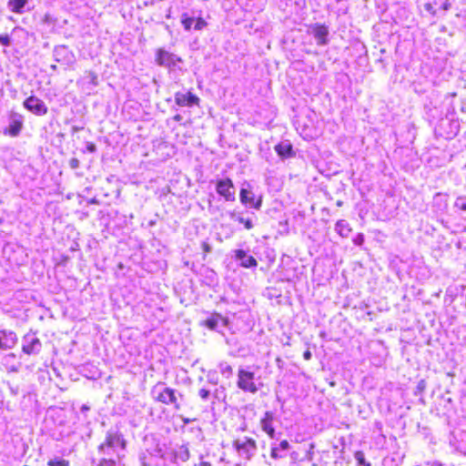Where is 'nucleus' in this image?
<instances>
[{
	"instance_id": "obj_22",
	"label": "nucleus",
	"mask_w": 466,
	"mask_h": 466,
	"mask_svg": "<svg viewBox=\"0 0 466 466\" xmlns=\"http://www.w3.org/2000/svg\"><path fill=\"white\" fill-rule=\"evenodd\" d=\"M189 451L185 446H180L179 449L176 451V457L179 458L183 461H187L189 459Z\"/></svg>"
},
{
	"instance_id": "obj_4",
	"label": "nucleus",
	"mask_w": 466,
	"mask_h": 466,
	"mask_svg": "<svg viewBox=\"0 0 466 466\" xmlns=\"http://www.w3.org/2000/svg\"><path fill=\"white\" fill-rule=\"evenodd\" d=\"M216 191L227 202H233L236 198L235 185L229 177L216 180Z\"/></svg>"
},
{
	"instance_id": "obj_28",
	"label": "nucleus",
	"mask_w": 466,
	"mask_h": 466,
	"mask_svg": "<svg viewBox=\"0 0 466 466\" xmlns=\"http://www.w3.org/2000/svg\"><path fill=\"white\" fill-rule=\"evenodd\" d=\"M0 43L5 46H8L10 45V37L8 35H0Z\"/></svg>"
},
{
	"instance_id": "obj_14",
	"label": "nucleus",
	"mask_w": 466,
	"mask_h": 466,
	"mask_svg": "<svg viewBox=\"0 0 466 466\" xmlns=\"http://www.w3.org/2000/svg\"><path fill=\"white\" fill-rule=\"evenodd\" d=\"M274 149L281 158H289L295 157V151L291 143H279Z\"/></svg>"
},
{
	"instance_id": "obj_23",
	"label": "nucleus",
	"mask_w": 466,
	"mask_h": 466,
	"mask_svg": "<svg viewBox=\"0 0 466 466\" xmlns=\"http://www.w3.org/2000/svg\"><path fill=\"white\" fill-rule=\"evenodd\" d=\"M354 457H355V459L357 460V461H358V463H359L360 465H362V466H370V463L366 461L363 451H357L354 453Z\"/></svg>"
},
{
	"instance_id": "obj_9",
	"label": "nucleus",
	"mask_w": 466,
	"mask_h": 466,
	"mask_svg": "<svg viewBox=\"0 0 466 466\" xmlns=\"http://www.w3.org/2000/svg\"><path fill=\"white\" fill-rule=\"evenodd\" d=\"M175 103L178 106H199L200 99L192 92L188 91L187 93L177 92L175 94Z\"/></svg>"
},
{
	"instance_id": "obj_29",
	"label": "nucleus",
	"mask_w": 466,
	"mask_h": 466,
	"mask_svg": "<svg viewBox=\"0 0 466 466\" xmlns=\"http://www.w3.org/2000/svg\"><path fill=\"white\" fill-rule=\"evenodd\" d=\"M69 164V167L72 168V169H76L79 167V161L77 158L76 157H73L69 160L68 162Z\"/></svg>"
},
{
	"instance_id": "obj_16",
	"label": "nucleus",
	"mask_w": 466,
	"mask_h": 466,
	"mask_svg": "<svg viewBox=\"0 0 466 466\" xmlns=\"http://www.w3.org/2000/svg\"><path fill=\"white\" fill-rule=\"evenodd\" d=\"M222 319V316L219 313H213L209 318L200 322V326L206 327L210 330L216 329L218 321Z\"/></svg>"
},
{
	"instance_id": "obj_21",
	"label": "nucleus",
	"mask_w": 466,
	"mask_h": 466,
	"mask_svg": "<svg viewBox=\"0 0 466 466\" xmlns=\"http://www.w3.org/2000/svg\"><path fill=\"white\" fill-rule=\"evenodd\" d=\"M194 21V18L188 16L187 14H183L181 15V24L186 31L191 30Z\"/></svg>"
},
{
	"instance_id": "obj_27",
	"label": "nucleus",
	"mask_w": 466,
	"mask_h": 466,
	"mask_svg": "<svg viewBox=\"0 0 466 466\" xmlns=\"http://www.w3.org/2000/svg\"><path fill=\"white\" fill-rule=\"evenodd\" d=\"M6 337V333L4 330L0 331V350H5L8 348L6 343L5 342V338Z\"/></svg>"
},
{
	"instance_id": "obj_1",
	"label": "nucleus",
	"mask_w": 466,
	"mask_h": 466,
	"mask_svg": "<svg viewBox=\"0 0 466 466\" xmlns=\"http://www.w3.org/2000/svg\"><path fill=\"white\" fill-rule=\"evenodd\" d=\"M232 446L238 456L246 461L251 460L258 450V443L251 437L235 438L232 441Z\"/></svg>"
},
{
	"instance_id": "obj_20",
	"label": "nucleus",
	"mask_w": 466,
	"mask_h": 466,
	"mask_svg": "<svg viewBox=\"0 0 466 466\" xmlns=\"http://www.w3.org/2000/svg\"><path fill=\"white\" fill-rule=\"evenodd\" d=\"M47 466H70V461L68 460L55 457L47 461Z\"/></svg>"
},
{
	"instance_id": "obj_6",
	"label": "nucleus",
	"mask_w": 466,
	"mask_h": 466,
	"mask_svg": "<svg viewBox=\"0 0 466 466\" xmlns=\"http://www.w3.org/2000/svg\"><path fill=\"white\" fill-rule=\"evenodd\" d=\"M155 400L163 405H173L174 409L178 410L181 409V404L177 400L176 390L169 387L162 389L155 397Z\"/></svg>"
},
{
	"instance_id": "obj_8",
	"label": "nucleus",
	"mask_w": 466,
	"mask_h": 466,
	"mask_svg": "<svg viewBox=\"0 0 466 466\" xmlns=\"http://www.w3.org/2000/svg\"><path fill=\"white\" fill-rule=\"evenodd\" d=\"M11 118L12 121L10 122L9 126L3 130V134L5 136L15 137L21 133L24 127V122L22 116L16 113H13L11 115Z\"/></svg>"
},
{
	"instance_id": "obj_33",
	"label": "nucleus",
	"mask_w": 466,
	"mask_h": 466,
	"mask_svg": "<svg viewBox=\"0 0 466 466\" xmlns=\"http://www.w3.org/2000/svg\"><path fill=\"white\" fill-rule=\"evenodd\" d=\"M279 447L282 449V450H288L289 447V441L287 440H283L280 441L279 443Z\"/></svg>"
},
{
	"instance_id": "obj_36",
	"label": "nucleus",
	"mask_w": 466,
	"mask_h": 466,
	"mask_svg": "<svg viewBox=\"0 0 466 466\" xmlns=\"http://www.w3.org/2000/svg\"><path fill=\"white\" fill-rule=\"evenodd\" d=\"M173 119L177 122H179L182 120V116L180 114H176L174 116H173Z\"/></svg>"
},
{
	"instance_id": "obj_39",
	"label": "nucleus",
	"mask_w": 466,
	"mask_h": 466,
	"mask_svg": "<svg viewBox=\"0 0 466 466\" xmlns=\"http://www.w3.org/2000/svg\"><path fill=\"white\" fill-rule=\"evenodd\" d=\"M336 205H337L338 207H341V206L343 205V201H342V200H338V201L336 202Z\"/></svg>"
},
{
	"instance_id": "obj_18",
	"label": "nucleus",
	"mask_w": 466,
	"mask_h": 466,
	"mask_svg": "<svg viewBox=\"0 0 466 466\" xmlns=\"http://www.w3.org/2000/svg\"><path fill=\"white\" fill-rule=\"evenodd\" d=\"M336 230L339 236L345 238L348 237L349 234L351 232V228L350 227L348 222L341 219L337 221Z\"/></svg>"
},
{
	"instance_id": "obj_32",
	"label": "nucleus",
	"mask_w": 466,
	"mask_h": 466,
	"mask_svg": "<svg viewBox=\"0 0 466 466\" xmlns=\"http://www.w3.org/2000/svg\"><path fill=\"white\" fill-rule=\"evenodd\" d=\"M270 457L272 459H275V460H277V459H279L280 457L279 455V453H278V448L277 447L271 448V450H270Z\"/></svg>"
},
{
	"instance_id": "obj_38",
	"label": "nucleus",
	"mask_w": 466,
	"mask_h": 466,
	"mask_svg": "<svg viewBox=\"0 0 466 466\" xmlns=\"http://www.w3.org/2000/svg\"><path fill=\"white\" fill-rule=\"evenodd\" d=\"M192 420H193L188 419V418H183V422H184L185 424H187V423L191 422Z\"/></svg>"
},
{
	"instance_id": "obj_12",
	"label": "nucleus",
	"mask_w": 466,
	"mask_h": 466,
	"mask_svg": "<svg viewBox=\"0 0 466 466\" xmlns=\"http://www.w3.org/2000/svg\"><path fill=\"white\" fill-rule=\"evenodd\" d=\"M235 258L241 261L240 266L245 268H255L258 265L257 259L253 256H248L243 249H236Z\"/></svg>"
},
{
	"instance_id": "obj_2",
	"label": "nucleus",
	"mask_w": 466,
	"mask_h": 466,
	"mask_svg": "<svg viewBox=\"0 0 466 466\" xmlns=\"http://www.w3.org/2000/svg\"><path fill=\"white\" fill-rule=\"evenodd\" d=\"M127 441L123 438V435L116 431H108L106 435L104 441H102L98 447V451L103 455H109L111 451L117 449L125 450Z\"/></svg>"
},
{
	"instance_id": "obj_3",
	"label": "nucleus",
	"mask_w": 466,
	"mask_h": 466,
	"mask_svg": "<svg viewBox=\"0 0 466 466\" xmlns=\"http://www.w3.org/2000/svg\"><path fill=\"white\" fill-rule=\"evenodd\" d=\"M237 386L242 391L251 394H255L259 389L255 373L244 368H239L238 370Z\"/></svg>"
},
{
	"instance_id": "obj_5",
	"label": "nucleus",
	"mask_w": 466,
	"mask_h": 466,
	"mask_svg": "<svg viewBox=\"0 0 466 466\" xmlns=\"http://www.w3.org/2000/svg\"><path fill=\"white\" fill-rule=\"evenodd\" d=\"M23 106L27 111L35 116H42L48 112V107L45 102L34 95L25 98L23 102Z\"/></svg>"
},
{
	"instance_id": "obj_26",
	"label": "nucleus",
	"mask_w": 466,
	"mask_h": 466,
	"mask_svg": "<svg viewBox=\"0 0 466 466\" xmlns=\"http://www.w3.org/2000/svg\"><path fill=\"white\" fill-rule=\"evenodd\" d=\"M238 221L243 224L247 229H251L253 228V223L250 218H244L240 217L238 218Z\"/></svg>"
},
{
	"instance_id": "obj_15",
	"label": "nucleus",
	"mask_w": 466,
	"mask_h": 466,
	"mask_svg": "<svg viewBox=\"0 0 466 466\" xmlns=\"http://www.w3.org/2000/svg\"><path fill=\"white\" fill-rule=\"evenodd\" d=\"M41 347L40 339L38 338H32L22 346V351L26 355H34L39 353Z\"/></svg>"
},
{
	"instance_id": "obj_10",
	"label": "nucleus",
	"mask_w": 466,
	"mask_h": 466,
	"mask_svg": "<svg viewBox=\"0 0 466 466\" xmlns=\"http://www.w3.org/2000/svg\"><path fill=\"white\" fill-rule=\"evenodd\" d=\"M239 199L243 205L255 209H259L262 206V197L259 196L258 198H255V196L246 188L240 189Z\"/></svg>"
},
{
	"instance_id": "obj_37",
	"label": "nucleus",
	"mask_w": 466,
	"mask_h": 466,
	"mask_svg": "<svg viewBox=\"0 0 466 466\" xmlns=\"http://www.w3.org/2000/svg\"><path fill=\"white\" fill-rule=\"evenodd\" d=\"M198 466H211L208 461H201Z\"/></svg>"
},
{
	"instance_id": "obj_7",
	"label": "nucleus",
	"mask_w": 466,
	"mask_h": 466,
	"mask_svg": "<svg viewBox=\"0 0 466 466\" xmlns=\"http://www.w3.org/2000/svg\"><path fill=\"white\" fill-rule=\"evenodd\" d=\"M155 60L159 66L170 68L175 66L177 62H180L181 58L177 57L173 53L160 47L156 50Z\"/></svg>"
},
{
	"instance_id": "obj_25",
	"label": "nucleus",
	"mask_w": 466,
	"mask_h": 466,
	"mask_svg": "<svg viewBox=\"0 0 466 466\" xmlns=\"http://www.w3.org/2000/svg\"><path fill=\"white\" fill-rule=\"evenodd\" d=\"M207 22L205 21L204 18L202 17H198L196 19V23H195V25H194V28L195 30H202L204 27L207 26Z\"/></svg>"
},
{
	"instance_id": "obj_19",
	"label": "nucleus",
	"mask_w": 466,
	"mask_h": 466,
	"mask_svg": "<svg viewBox=\"0 0 466 466\" xmlns=\"http://www.w3.org/2000/svg\"><path fill=\"white\" fill-rule=\"evenodd\" d=\"M122 457L120 455H116V460L107 457H103L99 460L96 466H122L121 464Z\"/></svg>"
},
{
	"instance_id": "obj_35",
	"label": "nucleus",
	"mask_w": 466,
	"mask_h": 466,
	"mask_svg": "<svg viewBox=\"0 0 466 466\" xmlns=\"http://www.w3.org/2000/svg\"><path fill=\"white\" fill-rule=\"evenodd\" d=\"M96 145L94 143H89L87 144L86 146V149L89 151V152H95L96 151Z\"/></svg>"
},
{
	"instance_id": "obj_11",
	"label": "nucleus",
	"mask_w": 466,
	"mask_h": 466,
	"mask_svg": "<svg viewBox=\"0 0 466 466\" xmlns=\"http://www.w3.org/2000/svg\"><path fill=\"white\" fill-rule=\"evenodd\" d=\"M275 420L274 413L272 411H266L263 417L259 420L261 430L270 438L276 437L275 428L273 422Z\"/></svg>"
},
{
	"instance_id": "obj_30",
	"label": "nucleus",
	"mask_w": 466,
	"mask_h": 466,
	"mask_svg": "<svg viewBox=\"0 0 466 466\" xmlns=\"http://www.w3.org/2000/svg\"><path fill=\"white\" fill-rule=\"evenodd\" d=\"M209 390L207 389H200L198 391V395L201 399L206 400L209 397Z\"/></svg>"
},
{
	"instance_id": "obj_13",
	"label": "nucleus",
	"mask_w": 466,
	"mask_h": 466,
	"mask_svg": "<svg viewBox=\"0 0 466 466\" xmlns=\"http://www.w3.org/2000/svg\"><path fill=\"white\" fill-rule=\"evenodd\" d=\"M312 31L319 46H324L328 43L329 29L324 24L313 25Z\"/></svg>"
},
{
	"instance_id": "obj_24",
	"label": "nucleus",
	"mask_w": 466,
	"mask_h": 466,
	"mask_svg": "<svg viewBox=\"0 0 466 466\" xmlns=\"http://www.w3.org/2000/svg\"><path fill=\"white\" fill-rule=\"evenodd\" d=\"M455 207L461 211H466V197H459L456 199Z\"/></svg>"
},
{
	"instance_id": "obj_17",
	"label": "nucleus",
	"mask_w": 466,
	"mask_h": 466,
	"mask_svg": "<svg viewBox=\"0 0 466 466\" xmlns=\"http://www.w3.org/2000/svg\"><path fill=\"white\" fill-rule=\"evenodd\" d=\"M28 0H9L8 7L13 13L21 14Z\"/></svg>"
},
{
	"instance_id": "obj_31",
	"label": "nucleus",
	"mask_w": 466,
	"mask_h": 466,
	"mask_svg": "<svg viewBox=\"0 0 466 466\" xmlns=\"http://www.w3.org/2000/svg\"><path fill=\"white\" fill-rule=\"evenodd\" d=\"M201 248H202L205 255H207L208 253H209L211 251V247L208 242H202Z\"/></svg>"
},
{
	"instance_id": "obj_34",
	"label": "nucleus",
	"mask_w": 466,
	"mask_h": 466,
	"mask_svg": "<svg viewBox=\"0 0 466 466\" xmlns=\"http://www.w3.org/2000/svg\"><path fill=\"white\" fill-rule=\"evenodd\" d=\"M303 358L306 360H309L311 359V352L309 350H307L304 351L303 353Z\"/></svg>"
}]
</instances>
